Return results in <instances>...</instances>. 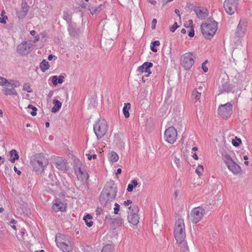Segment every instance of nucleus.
I'll return each mask as SVG.
<instances>
[{"instance_id":"nucleus-21","label":"nucleus","mask_w":252,"mask_h":252,"mask_svg":"<svg viewBox=\"0 0 252 252\" xmlns=\"http://www.w3.org/2000/svg\"><path fill=\"white\" fill-rule=\"evenodd\" d=\"M227 167L228 169L234 174H238L241 171V167L235 161H233L231 164H230Z\"/></svg>"},{"instance_id":"nucleus-62","label":"nucleus","mask_w":252,"mask_h":252,"mask_svg":"<svg viewBox=\"0 0 252 252\" xmlns=\"http://www.w3.org/2000/svg\"><path fill=\"white\" fill-rule=\"evenodd\" d=\"M198 148L196 147H193L192 149V151H196L197 150Z\"/></svg>"},{"instance_id":"nucleus-43","label":"nucleus","mask_w":252,"mask_h":252,"mask_svg":"<svg viewBox=\"0 0 252 252\" xmlns=\"http://www.w3.org/2000/svg\"><path fill=\"white\" fill-rule=\"evenodd\" d=\"M208 63V61L206 60L204 62H203L202 64L201 68L204 72H207L208 71V69L207 66H206V64Z\"/></svg>"},{"instance_id":"nucleus-37","label":"nucleus","mask_w":252,"mask_h":252,"mask_svg":"<svg viewBox=\"0 0 252 252\" xmlns=\"http://www.w3.org/2000/svg\"><path fill=\"white\" fill-rule=\"evenodd\" d=\"M101 252H113V247L110 245H107L103 248Z\"/></svg>"},{"instance_id":"nucleus-46","label":"nucleus","mask_w":252,"mask_h":252,"mask_svg":"<svg viewBox=\"0 0 252 252\" xmlns=\"http://www.w3.org/2000/svg\"><path fill=\"white\" fill-rule=\"evenodd\" d=\"M132 203V201L131 200L128 199L126 201H125L123 203V205L125 207H127L130 205H131Z\"/></svg>"},{"instance_id":"nucleus-23","label":"nucleus","mask_w":252,"mask_h":252,"mask_svg":"<svg viewBox=\"0 0 252 252\" xmlns=\"http://www.w3.org/2000/svg\"><path fill=\"white\" fill-rule=\"evenodd\" d=\"M53 103L54 104V106L52 108L51 111L53 113H56L61 108L62 103L59 100L55 99L53 101Z\"/></svg>"},{"instance_id":"nucleus-8","label":"nucleus","mask_w":252,"mask_h":252,"mask_svg":"<svg viewBox=\"0 0 252 252\" xmlns=\"http://www.w3.org/2000/svg\"><path fill=\"white\" fill-rule=\"evenodd\" d=\"M127 220L128 222L133 225H137L139 222L138 215L139 208L136 205H130L128 207Z\"/></svg>"},{"instance_id":"nucleus-58","label":"nucleus","mask_w":252,"mask_h":252,"mask_svg":"<svg viewBox=\"0 0 252 252\" xmlns=\"http://www.w3.org/2000/svg\"><path fill=\"white\" fill-rule=\"evenodd\" d=\"M53 58V56L51 54V55H49L48 57V59L49 60V61H51L52 60V59Z\"/></svg>"},{"instance_id":"nucleus-3","label":"nucleus","mask_w":252,"mask_h":252,"mask_svg":"<svg viewBox=\"0 0 252 252\" xmlns=\"http://www.w3.org/2000/svg\"><path fill=\"white\" fill-rule=\"evenodd\" d=\"M201 31L203 36L207 39L212 38L215 34L218 24L215 21L204 23L201 25Z\"/></svg>"},{"instance_id":"nucleus-32","label":"nucleus","mask_w":252,"mask_h":252,"mask_svg":"<svg viewBox=\"0 0 252 252\" xmlns=\"http://www.w3.org/2000/svg\"><path fill=\"white\" fill-rule=\"evenodd\" d=\"M40 68L42 72H45L49 68L50 65L47 61L43 60L40 63Z\"/></svg>"},{"instance_id":"nucleus-50","label":"nucleus","mask_w":252,"mask_h":252,"mask_svg":"<svg viewBox=\"0 0 252 252\" xmlns=\"http://www.w3.org/2000/svg\"><path fill=\"white\" fill-rule=\"evenodd\" d=\"M14 170L18 175H20L21 174V172L20 170H18L17 168L15 166L14 167Z\"/></svg>"},{"instance_id":"nucleus-59","label":"nucleus","mask_w":252,"mask_h":252,"mask_svg":"<svg viewBox=\"0 0 252 252\" xmlns=\"http://www.w3.org/2000/svg\"><path fill=\"white\" fill-rule=\"evenodd\" d=\"M39 36L38 35L35 36V41H37L39 40Z\"/></svg>"},{"instance_id":"nucleus-22","label":"nucleus","mask_w":252,"mask_h":252,"mask_svg":"<svg viewBox=\"0 0 252 252\" xmlns=\"http://www.w3.org/2000/svg\"><path fill=\"white\" fill-rule=\"evenodd\" d=\"M222 159L227 166L234 161L232 158L228 154L226 153L222 154Z\"/></svg>"},{"instance_id":"nucleus-64","label":"nucleus","mask_w":252,"mask_h":252,"mask_svg":"<svg viewBox=\"0 0 252 252\" xmlns=\"http://www.w3.org/2000/svg\"><path fill=\"white\" fill-rule=\"evenodd\" d=\"M244 159L245 160H248V157L247 156H244Z\"/></svg>"},{"instance_id":"nucleus-52","label":"nucleus","mask_w":252,"mask_h":252,"mask_svg":"<svg viewBox=\"0 0 252 252\" xmlns=\"http://www.w3.org/2000/svg\"><path fill=\"white\" fill-rule=\"evenodd\" d=\"M192 157L193 158V159L195 160H197L198 159V157L196 153L193 154L192 155Z\"/></svg>"},{"instance_id":"nucleus-51","label":"nucleus","mask_w":252,"mask_h":252,"mask_svg":"<svg viewBox=\"0 0 252 252\" xmlns=\"http://www.w3.org/2000/svg\"><path fill=\"white\" fill-rule=\"evenodd\" d=\"M79 173L82 175L84 177H86V173L81 170L80 168L79 169Z\"/></svg>"},{"instance_id":"nucleus-28","label":"nucleus","mask_w":252,"mask_h":252,"mask_svg":"<svg viewBox=\"0 0 252 252\" xmlns=\"http://www.w3.org/2000/svg\"><path fill=\"white\" fill-rule=\"evenodd\" d=\"M130 109V104L129 103H125L123 108V112L126 118L129 117V110Z\"/></svg>"},{"instance_id":"nucleus-45","label":"nucleus","mask_w":252,"mask_h":252,"mask_svg":"<svg viewBox=\"0 0 252 252\" xmlns=\"http://www.w3.org/2000/svg\"><path fill=\"white\" fill-rule=\"evenodd\" d=\"M175 164L178 168H181L182 166V162L179 158L176 159L175 161Z\"/></svg>"},{"instance_id":"nucleus-7","label":"nucleus","mask_w":252,"mask_h":252,"mask_svg":"<svg viewBox=\"0 0 252 252\" xmlns=\"http://www.w3.org/2000/svg\"><path fill=\"white\" fill-rule=\"evenodd\" d=\"M116 193L117 189L115 187H105L101 192V198L104 203H109L114 200Z\"/></svg>"},{"instance_id":"nucleus-38","label":"nucleus","mask_w":252,"mask_h":252,"mask_svg":"<svg viewBox=\"0 0 252 252\" xmlns=\"http://www.w3.org/2000/svg\"><path fill=\"white\" fill-rule=\"evenodd\" d=\"M23 90L28 92L31 93L32 92V89L31 85L29 83H25L23 86Z\"/></svg>"},{"instance_id":"nucleus-40","label":"nucleus","mask_w":252,"mask_h":252,"mask_svg":"<svg viewBox=\"0 0 252 252\" xmlns=\"http://www.w3.org/2000/svg\"><path fill=\"white\" fill-rule=\"evenodd\" d=\"M232 143L233 145V146L237 147L239 146L240 144L241 143V140L240 138L235 137V140H233L232 141Z\"/></svg>"},{"instance_id":"nucleus-11","label":"nucleus","mask_w":252,"mask_h":252,"mask_svg":"<svg viewBox=\"0 0 252 252\" xmlns=\"http://www.w3.org/2000/svg\"><path fill=\"white\" fill-rule=\"evenodd\" d=\"M178 132L177 129L173 126L167 128L164 134V138L166 142L170 144H174L177 140Z\"/></svg>"},{"instance_id":"nucleus-6","label":"nucleus","mask_w":252,"mask_h":252,"mask_svg":"<svg viewBox=\"0 0 252 252\" xmlns=\"http://www.w3.org/2000/svg\"><path fill=\"white\" fill-rule=\"evenodd\" d=\"M195 55L193 52H186L181 57V64L184 69L188 70L191 69L195 62Z\"/></svg>"},{"instance_id":"nucleus-54","label":"nucleus","mask_w":252,"mask_h":252,"mask_svg":"<svg viewBox=\"0 0 252 252\" xmlns=\"http://www.w3.org/2000/svg\"><path fill=\"white\" fill-rule=\"evenodd\" d=\"M148 2L153 5H155L157 4V1L156 0H149Z\"/></svg>"},{"instance_id":"nucleus-27","label":"nucleus","mask_w":252,"mask_h":252,"mask_svg":"<svg viewBox=\"0 0 252 252\" xmlns=\"http://www.w3.org/2000/svg\"><path fill=\"white\" fill-rule=\"evenodd\" d=\"M27 43L26 41L22 42L17 47V52L20 54H25V50L26 49Z\"/></svg>"},{"instance_id":"nucleus-15","label":"nucleus","mask_w":252,"mask_h":252,"mask_svg":"<svg viewBox=\"0 0 252 252\" xmlns=\"http://www.w3.org/2000/svg\"><path fill=\"white\" fill-rule=\"evenodd\" d=\"M193 11L196 14L197 17L201 20L206 18L209 14L207 9L204 7L195 6L193 8Z\"/></svg>"},{"instance_id":"nucleus-60","label":"nucleus","mask_w":252,"mask_h":252,"mask_svg":"<svg viewBox=\"0 0 252 252\" xmlns=\"http://www.w3.org/2000/svg\"><path fill=\"white\" fill-rule=\"evenodd\" d=\"M30 34L32 35H34L35 34V32L34 30H32L30 32Z\"/></svg>"},{"instance_id":"nucleus-31","label":"nucleus","mask_w":252,"mask_h":252,"mask_svg":"<svg viewBox=\"0 0 252 252\" xmlns=\"http://www.w3.org/2000/svg\"><path fill=\"white\" fill-rule=\"evenodd\" d=\"M10 160L12 163H14L15 160L19 158V155L15 150H12L10 152Z\"/></svg>"},{"instance_id":"nucleus-16","label":"nucleus","mask_w":252,"mask_h":252,"mask_svg":"<svg viewBox=\"0 0 252 252\" xmlns=\"http://www.w3.org/2000/svg\"><path fill=\"white\" fill-rule=\"evenodd\" d=\"M9 86L8 87H11V89L5 88L2 89L3 93L6 95H17V93L15 90V88L17 87V85L14 81L10 80L8 82Z\"/></svg>"},{"instance_id":"nucleus-56","label":"nucleus","mask_w":252,"mask_h":252,"mask_svg":"<svg viewBox=\"0 0 252 252\" xmlns=\"http://www.w3.org/2000/svg\"><path fill=\"white\" fill-rule=\"evenodd\" d=\"M122 172V169L121 168H118L117 170V172L116 173V175H118V174H120Z\"/></svg>"},{"instance_id":"nucleus-36","label":"nucleus","mask_w":252,"mask_h":252,"mask_svg":"<svg viewBox=\"0 0 252 252\" xmlns=\"http://www.w3.org/2000/svg\"><path fill=\"white\" fill-rule=\"evenodd\" d=\"M203 171H204V168H203V165H198L195 170V172L199 176H200L202 175Z\"/></svg>"},{"instance_id":"nucleus-12","label":"nucleus","mask_w":252,"mask_h":252,"mask_svg":"<svg viewBox=\"0 0 252 252\" xmlns=\"http://www.w3.org/2000/svg\"><path fill=\"white\" fill-rule=\"evenodd\" d=\"M205 213V210L201 207L193 208L190 212L191 221L194 223H197L203 218Z\"/></svg>"},{"instance_id":"nucleus-39","label":"nucleus","mask_w":252,"mask_h":252,"mask_svg":"<svg viewBox=\"0 0 252 252\" xmlns=\"http://www.w3.org/2000/svg\"><path fill=\"white\" fill-rule=\"evenodd\" d=\"M8 82L9 81L5 78L0 76V86L6 85L8 86Z\"/></svg>"},{"instance_id":"nucleus-34","label":"nucleus","mask_w":252,"mask_h":252,"mask_svg":"<svg viewBox=\"0 0 252 252\" xmlns=\"http://www.w3.org/2000/svg\"><path fill=\"white\" fill-rule=\"evenodd\" d=\"M159 45L160 42L158 40H156L152 42L150 45L151 50L154 52H157L158 51V49L156 47L159 46Z\"/></svg>"},{"instance_id":"nucleus-61","label":"nucleus","mask_w":252,"mask_h":252,"mask_svg":"<svg viewBox=\"0 0 252 252\" xmlns=\"http://www.w3.org/2000/svg\"><path fill=\"white\" fill-rule=\"evenodd\" d=\"M181 32H182V33H185L186 32V29H182L181 30Z\"/></svg>"},{"instance_id":"nucleus-20","label":"nucleus","mask_w":252,"mask_h":252,"mask_svg":"<svg viewBox=\"0 0 252 252\" xmlns=\"http://www.w3.org/2000/svg\"><path fill=\"white\" fill-rule=\"evenodd\" d=\"M55 166L60 170H64L66 169L65 163L62 158L58 157L54 162Z\"/></svg>"},{"instance_id":"nucleus-49","label":"nucleus","mask_w":252,"mask_h":252,"mask_svg":"<svg viewBox=\"0 0 252 252\" xmlns=\"http://www.w3.org/2000/svg\"><path fill=\"white\" fill-rule=\"evenodd\" d=\"M157 21L156 19H153L152 22V29H155L156 28Z\"/></svg>"},{"instance_id":"nucleus-18","label":"nucleus","mask_w":252,"mask_h":252,"mask_svg":"<svg viewBox=\"0 0 252 252\" xmlns=\"http://www.w3.org/2000/svg\"><path fill=\"white\" fill-rule=\"evenodd\" d=\"M29 10V6L26 3H22L21 9L17 12V15L19 19L24 18L27 14Z\"/></svg>"},{"instance_id":"nucleus-1","label":"nucleus","mask_w":252,"mask_h":252,"mask_svg":"<svg viewBox=\"0 0 252 252\" xmlns=\"http://www.w3.org/2000/svg\"><path fill=\"white\" fill-rule=\"evenodd\" d=\"M174 236L177 244L182 243L183 242L186 241L184 220L181 218H178L175 221Z\"/></svg>"},{"instance_id":"nucleus-26","label":"nucleus","mask_w":252,"mask_h":252,"mask_svg":"<svg viewBox=\"0 0 252 252\" xmlns=\"http://www.w3.org/2000/svg\"><path fill=\"white\" fill-rule=\"evenodd\" d=\"M177 244L180 247V252H190L187 241Z\"/></svg>"},{"instance_id":"nucleus-30","label":"nucleus","mask_w":252,"mask_h":252,"mask_svg":"<svg viewBox=\"0 0 252 252\" xmlns=\"http://www.w3.org/2000/svg\"><path fill=\"white\" fill-rule=\"evenodd\" d=\"M92 216L90 214H87L84 217L83 220L87 226L91 227L93 225L94 222L92 221Z\"/></svg>"},{"instance_id":"nucleus-53","label":"nucleus","mask_w":252,"mask_h":252,"mask_svg":"<svg viewBox=\"0 0 252 252\" xmlns=\"http://www.w3.org/2000/svg\"><path fill=\"white\" fill-rule=\"evenodd\" d=\"M95 213H96V215L97 216H98L99 215H100L101 214V209H99V208H97L96 211H95Z\"/></svg>"},{"instance_id":"nucleus-55","label":"nucleus","mask_w":252,"mask_h":252,"mask_svg":"<svg viewBox=\"0 0 252 252\" xmlns=\"http://www.w3.org/2000/svg\"><path fill=\"white\" fill-rule=\"evenodd\" d=\"M178 194H179V191L177 190H176L175 191L174 194V197H175V198H176L178 197Z\"/></svg>"},{"instance_id":"nucleus-48","label":"nucleus","mask_w":252,"mask_h":252,"mask_svg":"<svg viewBox=\"0 0 252 252\" xmlns=\"http://www.w3.org/2000/svg\"><path fill=\"white\" fill-rule=\"evenodd\" d=\"M194 35V29L191 27L190 28V31L189 32V34H188V35L189 36V37H193Z\"/></svg>"},{"instance_id":"nucleus-17","label":"nucleus","mask_w":252,"mask_h":252,"mask_svg":"<svg viewBox=\"0 0 252 252\" xmlns=\"http://www.w3.org/2000/svg\"><path fill=\"white\" fill-rule=\"evenodd\" d=\"M153 64L151 62H145L142 65H140L137 69V71L140 73L147 72L148 74L145 77H148L151 74L150 68L153 67Z\"/></svg>"},{"instance_id":"nucleus-33","label":"nucleus","mask_w":252,"mask_h":252,"mask_svg":"<svg viewBox=\"0 0 252 252\" xmlns=\"http://www.w3.org/2000/svg\"><path fill=\"white\" fill-rule=\"evenodd\" d=\"M138 185V182L136 180H133L131 181L130 184L127 186V190L128 192H131L133 189L136 188Z\"/></svg>"},{"instance_id":"nucleus-44","label":"nucleus","mask_w":252,"mask_h":252,"mask_svg":"<svg viewBox=\"0 0 252 252\" xmlns=\"http://www.w3.org/2000/svg\"><path fill=\"white\" fill-rule=\"evenodd\" d=\"M178 25L177 22L174 23V24L172 25L171 27L170 28V31L173 32L175 31V30L178 28Z\"/></svg>"},{"instance_id":"nucleus-47","label":"nucleus","mask_w":252,"mask_h":252,"mask_svg":"<svg viewBox=\"0 0 252 252\" xmlns=\"http://www.w3.org/2000/svg\"><path fill=\"white\" fill-rule=\"evenodd\" d=\"M86 155L89 160H91L92 158L95 159L97 157L96 154L91 155L89 154H86Z\"/></svg>"},{"instance_id":"nucleus-42","label":"nucleus","mask_w":252,"mask_h":252,"mask_svg":"<svg viewBox=\"0 0 252 252\" xmlns=\"http://www.w3.org/2000/svg\"><path fill=\"white\" fill-rule=\"evenodd\" d=\"M114 214L115 215L118 214L119 211L120 210V206L119 204L115 203L114 204Z\"/></svg>"},{"instance_id":"nucleus-10","label":"nucleus","mask_w":252,"mask_h":252,"mask_svg":"<svg viewBox=\"0 0 252 252\" xmlns=\"http://www.w3.org/2000/svg\"><path fill=\"white\" fill-rule=\"evenodd\" d=\"M233 105L230 102L219 105L218 109L219 115L223 119L229 118L232 114Z\"/></svg>"},{"instance_id":"nucleus-35","label":"nucleus","mask_w":252,"mask_h":252,"mask_svg":"<svg viewBox=\"0 0 252 252\" xmlns=\"http://www.w3.org/2000/svg\"><path fill=\"white\" fill-rule=\"evenodd\" d=\"M7 19L8 17L5 15V12L4 10H3L1 12V17H0V23L5 24Z\"/></svg>"},{"instance_id":"nucleus-13","label":"nucleus","mask_w":252,"mask_h":252,"mask_svg":"<svg viewBox=\"0 0 252 252\" xmlns=\"http://www.w3.org/2000/svg\"><path fill=\"white\" fill-rule=\"evenodd\" d=\"M237 0H224L223 7L225 12L230 15L234 14L237 10Z\"/></svg>"},{"instance_id":"nucleus-25","label":"nucleus","mask_w":252,"mask_h":252,"mask_svg":"<svg viewBox=\"0 0 252 252\" xmlns=\"http://www.w3.org/2000/svg\"><path fill=\"white\" fill-rule=\"evenodd\" d=\"M64 77L62 75H60L59 77L57 76H53L52 77V82L54 86H57V84H62L63 82V79Z\"/></svg>"},{"instance_id":"nucleus-24","label":"nucleus","mask_w":252,"mask_h":252,"mask_svg":"<svg viewBox=\"0 0 252 252\" xmlns=\"http://www.w3.org/2000/svg\"><path fill=\"white\" fill-rule=\"evenodd\" d=\"M108 158L111 162H116L119 159V156L116 152L111 151L108 154Z\"/></svg>"},{"instance_id":"nucleus-9","label":"nucleus","mask_w":252,"mask_h":252,"mask_svg":"<svg viewBox=\"0 0 252 252\" xmlns=\"http://www.w3.org/2000/svg\"><path fill=\"white\" fill-rule=\"evenodd\" d=\"M107 129V123L103 119L98 120L94 126V130L97 138L102 137L106 134Z\"/></svg>"},{"instance_id":"nucleus-4","label":"nucleus","mask_w":252,"mask_h":252,"mask_svg":"<svg viewBox=\"0 0 252 252\" xmlns=\"http://www.w3.org/2000/svg\"><path fill=\"white\" fill-rule=\"evenodd\" d=\"M219 95L229 93H234L235 87L229 83L228 77L224 75L220 76L218 81Z\"/></svg>"},{"instance_id":"nucleus-2","label":"nucleus","mask_w":252,"mask_h":252,"mask_svg":"<svg viewBox=\"0 0 252 252\" xmlns=\"http://www.w3.org/2000/svg\"><path fill=\"white\" fill-rule=\"evenodd\" d=\"M48 159L43 154L36 155L31 160L33 170L39 173L44 172L45 168L48 164Z\"/></svg>"},{"instance_id":"nucleus-41","label":"nucleus","mask_w":252,"mask_h":252,"mask_svg":"<svg viewBox=\"0 0 252 252\" xmlns=\"http://www.w3.org/2000/svg\"><path fill=\"white\" fill-rule=\"evenodd\" d=\"M28 107L29 108H31L32 110V111L31 113V114L32 116H34L36 115L37 108L35 107L32 106L31 104H29Z\"/></svg>"},{"instance_id":"nucleus-57","label":"nucleus","mask_w":252,"mask_h":252,"mask_svg":"<svg viewBox=\"0 0 252 252\" xmlns=\"http://www.w3.org/2000/svg\"><path fill=\"white\" fill-rule=\"evenodd\" d=\"M175 13L179 16V17H180V11L179 10L176 9L175 10Z\"/></svg>"},{"instance_id":"nucleus-29","label":"nucleus","mask_w":252,"mask_h":252,"mask_svg":"<svg viewBox=\"0 0 252 252\" xmlns=\"http://www.w3.org/2000/svg\"><path fill=\"white\" fill-rule=\"evenodd\" d=\"M201 96V92H199L196 89L193 90L191 94V97L195 102L200 100Z\"/></svg>"},{"instance_id":"nucleus-63","label":"nucleus","mask_w":252,"mask_h":252,"mask_svg":"<svg viewBox=\"0 0 252 252\" xmlns=\"http://www.w3.org/2000/svg\"><path fill=\"white\" fill-rule=\"evenodd\" d=\"M189 25H192L193 24V22L191 20H189Z\"/></svg>"},{"instance_id":"nucleus-19","label":"nucleus","mask_w":252,"mask_h":252,"mask_svg":"<svg viewBox=\"0 0 252 252\" xmlns=\"http://www.w3.org/2000/svg\"><path fill=\"white\" fill-rule=\"evenodd\" d=\"M66 204L59 200H56L53 204L52 208L56 212H63L65 210Z\"/></svg>"},{"instance_id":"nucleus-14","label":"nucleus","mask_w":252,"mask_h":252,"mask_svg":"<svg viewBox=\"0 0 252 252\" xmlns=\"http://www.w3.org/2000/svg\"><path fill=\"white\" fill-rule=\"evenodd\" d=\"M247 21L246 20H241L236 30V35L240 37L244 36L247 31Z\"/></svg>"},{"instance_id":"nucleus-5","label":"nucleus","mask_w":252,"mask_h":252,"mask_svg":"<svg viewBox=\"0 0 252 252\" xmlns=\"http://www.w3.org/2000/svg\"><path fill=\"white\" fill-rule=\"evenodd\" d=\"M56 243L57 247L63 252H69L72 250L70 238L68 236L59 235L56 237Z\"/></svg>"}]
</instances>
